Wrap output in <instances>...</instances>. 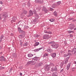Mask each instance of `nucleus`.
<instances>
[{
  "instance_id": "61",
  "label": "nucleus",
  "mask_w": 76,
  "mask_h": 76,
  "mask_svg": "<svg viewBox=\"0 0 76 76\" xmlns=\"http://www.w3.org/2000/svg\"><path fill=\"white\" fill-rule=\"evenodd\" d=\"M21 15H22V14H21Z\"/></svg>"
},
{
  "instance_id": "20",
  "label": "nucleus",
  "mask_w": 76,
  "mask_h": 76,
  "mask_svg": "<svg viewBox=\"0 0 76 76\" xmlns=\"http://www.w3.org/2000/svg\"><path fill=\"white\" fill-rule=\"evenodd\" d=\"M53 15L55 16H57V12L55 11L53 12Z\"/></svg>"
},
{
  "instance_id": "43",
  "label": "nucleus",
  "mask_w": 76,
  "mask_h": 76,
  "mask_svg": "<svg viewBox=\"0 0 76 76\" xmlns=\"http://www.w3.org/2000/svg\"><path fill=\"white\" fill-rule=\"evenodd\" d=\"M50 10H53V9L52 8H50Z\"/></svg>"
},
{
  "instance_id": "36",
  "label": "nucleus",
  "mask_w": 76,
  "mask_h": 76,
  "mask_svg": "<svg viewBox=\"0 0 76 76\" xmlns=\"http://www.w3.org/2000/svg\"><path fill=\"white\" fill-rule=\"evenodd\" d=\"M69 36H70V37H73V35H72V34H70L69 35Z\"/></svg>"
},
{
  "instance_id": "47",
  "label": "nucleus",
  "mask_w": 76,
  "mask_h": 76,
  "mask_svg": "<svg viewBox=\"0 0 76 76\" xmlns=\"http://www.w3.org/2000/svg\"><path fill=\"white\" fill-rule=\"evenodd\" d=\"M11 35L12 36H13V33H12L11 34Z\"/></svg>"
},
{
  "instance_id": "9",
  "label": "nucleus",
  "mask_w": 76,
  "mask_h": 76,
  "mask_svg": "<svg viewBox=\"0 0 76 76\" xmlns=\"http://www.w3.org/2000/svg\"><path fill=\"white\" fill-rule=\"evenodd\" d=\"M18 29L19 33H22V32L23 31L21 30V28H20V27H18Z\"/></svg>"
},
{
  "instance_id": "14",
  "label": "nucleus",
  "mask_w": 76,
  "mask_h": 76,
  "mask_svg": "<svg viewBox=\"0 0 76 76\" xmlns=\"http://www.w3.org/2000/svg\"><path fill=\"white\" fill-rule=\"evenodd\" d=\"M16 20V18L15 17V18L14 17H13L12 20L11 21V22L13 23L14 22H15Z\"/></svg>"
},
{
  "instance_id": "57",
  "label": "nucleus",
  "mask_w": 76,
  "mask_h": 76,
  "mask_svg": "<svg viewBox=\"0 0 76 76\" xmlns=\"http://www.w3.org/2000/svg\"><path fill=\"white\" fill-rule=\"evenodd\" d=\"M10 71H12V69H10Z\"/></svg>"
},
{
  "instance_id": "8",
  "label": "nucleus",
  "mask_w": 76,
  "mask_h": 76,
  "mask_svg": "<svg viewBox=\"0 0 76 76\" xmlns=\"http://www.w3.org/2000/svg\"><path fill=\"white\" fill-rule=\"evenodd\" d=\"M51 56L52 57H53V58H55V57H56V53H53L52 54Z\"/></svg>"
},
{
  "instance_id": "13",
  "label": "nucleus",
  "mask_w": 76,
  "mask_h": 76,
  "mask_svg": "<svg viewBox=\"0 0 76 76\" xmlns=\"http://www.w3.org/2000/svg\"><path fill=\"white\" fill-rule=\"evenodd\" d=\"M70 64H69L67 66L66 69L69 70L70 68Z\"/></svg>"
},
{
  "instance_id": "19",
  "label": "nucleus",
  "mask_w": 76,
  "mask_h": 76,
  "mask_svg": "<svg viewBox=\"0 0 76 76\" xmlns=\"http://www.w3.org/2000/svg\"><path fill=\"white\" fill-rule=\"evenodd\" d=\"M48 52H49V53H52V52L53 51V50L51 49H50L48 50Z\"/></svg>"
},
{
  "instance_id": "15",
  "label": "nucleus",
  "mask_w": 76,
  "mask_h": 76,
  "mask_svg": "<svg viewBox=\"0 0 76 76\" xmlns=\"http://www.w3.org/2000/svg\"><path fill=\"white\" fill-rule=\"evenodd\" d=\"M50 65H48L47 66L46 69L45 68V70H46L47 69V70L48 71L50 69Z\"/></svg>"
},
{
  "instance_id": "12",
  "label": "nucleus",
  "mask_w": 76,
  "mask_h": 76,
  "mask_svg": "<svg viewBox=\"0 0 76 76\" xmlns=\"http://www.w3.org/2000/svg\"><path fill=\"white\" fill-rule=\"evenodd\" d=\"M52 76H57V73L56 72L53 73V74H52Z\"/></svg>"
},
{
  "instance_id": "7",
  "label": "nucleus",
  "mask_w": 76,
  "mask_h": 76,
  "mask_svg": "<svg viewBox=\"0 0 76 76\" xmlns=\"http://www.w3.org/2000/svg\"><path fill=\"white\" fill-rule=\"evenodd\" d=\"M43 48V47H42V48H39V49H37L34 50V51L35 52H37V51H39L40 50H41V49H42Z\"/></svg>"
},
{
  "instance_id": "16",
  "label": "nucleus",
  "mask_w": 76,
  "mask_h": 76,
  "mask_svg": "<svg viewBox=\"0 0 76 76\" xmlns=\"http://www.w3.org/2000/svg\"><path fill=\"white\" fill-rule=\"evenodd\" d=\"M45 7H43V9H42V10H44L46 13H47V10L46 9H45Z\"/></svg>"
},
{
  "instance_id": "11",
  "label": "nucleus",
  "mask_w": 76,
  "mask_h": 76,
  "mask_svg": "<svg viewBox=\"0 0 76 76\" xmlns=\"http://www.w3.org/2000/svg\"><path fill=\"white\" fill-rule=\"evenodd\" d=\"M48 35H45L44 36H43V39H47L48 38Z\"/></svg>"
},
{
  "instance_id": "58",
  "label": "nucleus",
  "mask_w": 76,
  "mask_h": 76,
  "mask_svg": "<svg viewBox=\"0 0 76 76\" xmlns=\"http://www.w3.org/2000/svg\"><path fill=\"white\" fill-rule=\"evenodd\" d=\"M1 18L0 17V20H1Z\"/></svg>"
},
{
  "instance_id": "41",
  "label": "nucleus",
  "mask_w": 76,
  "mask_h": 76,
  "mask_svg": "<svg viewBox=\"0 0 76 76\" xmlns=\"http://www.w3.org/2000/svg\"><path fill=\"white\" fill-rule=\"evenodd\" d=\"M0 4H3V2H2V1H1L0 2Z\"/></svg>"
},
{
  "instance_id": "34",
  "label": "nucleus",
  "mask_w": 76,
  "mask_h": 76,
  "mask_svg": "<svg viewBox=\"0 0 76 76\" xmlns=\"http://www.w3.org/2000/svg\"><path fill=\"white\" fill-rule=\"evenodd\" d=\"M55 4H53L52 6V7H53V8H55V6H55Z\"/></svg>"
},
{
  "instance_id": "4",
  "label": "nucleus",
  "mask_w": 76,
  "mask_h": 76,
  "mask_svg": "<svg viewBox=\"0 0 76 76\" xmlns=\"http://www.w3.org/2000/svg\"><path fill=\"white\" fill-rule=\"evenodd\" d=\"M36 3H43V0H35Z\"/></svg>"
},
{
  "instance_id": "48",
  "label": "nucleus",
  "mask_w": 76,
  "mask_h": 76,
  "mask_svg": "<svg viewBox=\"0 0 76 76\" xmlns=\"http://www.w3.org/2000/svg\"><path fill=\"white\" fill-rule=\"evenodd\" d=\"M68 51L69 53H70V52H71V51L70 50H68Z\"/></svg>"
},
{
  "instance_id": "27",
  "label": "nucleus",
  "mask_w": 76,
  "mask_h": 76,
  "mask_svg": "<svg viewBox=\"0 0 76 76\" xmlns=\"http://www.w3.org/2000/svg\"><path fill=\"white\" fill-rule=\"evenodd\" d=\"M68 56V54H65L64 55V57H67Z\"/></svg>"
},
{
  "instance_id": "44",
  "label": "nucleus",
  "mask_w": 76,
  "mask_h": 76,
  "mask_svg": "<svg viewBox=\"0 0 76 76\" xmlns=\"http://www.w3.org/2000/svg\"><path fill=\"white\" fill-rule=\"evenodd\" d=\"M73 19H74V18H70L69 19H70V20H73Z\"/></svg>"
},
{
  "instance_id": "25",
  "label": "nucleus",
  "mask_w": 76,
  "mask_h": 76,
  "mask_svg": "<svg viewBox=\"0 0 76 76\" xmlns=\"http://www.w3.org/2000/svg\"><path fill=\"white\" fill-rule=\"evenodd\" d=\"M49 20H50V22H53L54 21V19H50Z\"/></svg>"
},
{
  "instance_id": "51",
  "label": "nucleus",
  "mask_w": 76,
  "mask_h": 76,
  "mask_svg": "<svg viewBox=\"0 0 76 76\" xmlns=\"http://www.w3.org/2000/svg\"><path fill=\"white\" fill-rule=\"evenodd\" d=\"M2 69H4V67H2Z\"/></svg>"
},
{
  "instance_id": "22",
  "label": "nucleus",
  "mask_w": 76,
  "mask_h": 76,
  "mask_svg": "<svg viewBox=\"0 0 76 76\" xmlns=\"http://www.w3.org/2000/svg\"><path fill=\"white\" fill-rule=\"evenodd\" d=\"M33 56H34V55H32L31 54H30L28 55V57H32Z\"/></svg>"
},
{
  "instance_id": "2",
  "label": "nucleus",
  "mask_w": 76,
  "mask_h": 76,
  "mask_svg": "<svg viewBox=\"0 0 76 76\" xmlns=\"http://www.w3.org/2000/svg\"><path fill=\"white\" fill-rule=\"evenodd\" d=\"M49 43L51 44V46L54 48L56 49L58 47V44H56L54 42H50Z\"/></svg>"
},
{
  "instance_id": "24",
  "label": "nucleus",
  "mask_w": 76,
  "mask_h": 76,
  "mask_svg": "<svg viewBox=\"0 0 76 76\" xmlns=\"http://www.w3.org/2000/svg\"><path fill=\"white\" fill-rule=\"evenodd\" d=\"M68 33H69V34H70V33H72V32L73 33V32H74V31H68Z\"/></svg>"
},
{
  "instance_id": "3",
  "label": "nucleus",
  "mask_w": 76,
  "mask_h": 76,
  "mask_svg": "<svg viewBox=\"0 0 76 76\" xmlns=\"http://www.w3.org/2000/svg\"><path fill=\"white\" fill-rule=\"evenodd\" d=\"M75 25L73 24H71L69 26V29H73V28H74Z\"/></svg>"
},
{
  "instance_id": "55",
  "label": "nucleus",
  "mask_w": 76,
  "mask_h": 76,
  "mask_svg": "<svg viewBox=\"0 0 76 76\" xmlns=\"http://www.w3.org/2000/svg\"><path fill=\"white\" fill-rule=\"evenodd\" d=\"M74 63L75 64H76V61Z\"/></svg>"
},
{
  "instance_id": "42",
  "label": "nucleus",
  "mask_w": 76,
  "mask_h": 76,
  "mask_svg": "<svg viewBox=\"0 0 76 76\" xmlns=\"http://www.w3.org/2000/svg\"><path fill=\"white\" fill-rule=\"evenodd\" d=\"M76 21V19H74L72 20L73 22H75Z\"/></svg>"
},
{
  "instance_id": "60",
  "label": "nucleus",
  "mask_w": 76,
  "mask_h": 76,
  "mask_svg": "<svg viewBox=\"0 0 76 76\" xmlns=\"http://www.w3.org/2000/svg\"><path fill=\"white\" fill-rule=\"evenodd\" d=\"M37 37H39V35L37 36Z\"/></svg>"
},
{
  "instance_id": "54",
  "label": "nucleus",
  "mask_w": 76,
  "mask_h": 76,
  "mask_svg": "<svg viewBox=\"0 0 76 76\" xmlns=\"http://www.w3.org/2000/svg\"><path fill=\"white\" fill-rule=\"evenodd\" d=\"M1 7H0V11H1Z\"/></svg>"
},
{
  "instance_id": "26",
  "label": "nucleus",
  "mask_w": 76,
  "mask_h": 76,
  "mask_svg": "<svg viewBox=\"0 0 76 76\" xmlns=\"http://www.w3.org/2000/svg\"><path fill=\"white\" fill-rule=\"evenodd\" d=\"M43 64L42 63H39L38 65V66H42V65Z\"/></svg>"
},
{
  "instance_id": "39",
  "label": "nucleus",
  "mask_w": 76,
  "mask_h": 76,
  "mask_svg": "<svg viewBox=\"0 0 76 76\" xmlns=\"http://www.w3.org/2000/svg\"><path fill=\"white\" fill-rule=\"evenodd\" d=\"M46 33H47V34H51L50 32H48V31H46Z\"/></svg>"
},
{
  "instance_id": "32",
  "label": "nucleus",
  "mask_w": 76,
  "mask_h": 76,
  "mask_svg": "<svg viewBox=\"0 0 76 76\" xmlns=\"http://www.w3.org/2000/svg\"><path fill=\"white\" fill-rule=\"evenodd\" d=\"M68 56H72V53L69 52L68 53Z\"/></svg>"
},
{
  "instance_id": "10",
  "label": "nucleus",
  "mask_w": 76,
  "mask_h": 76,
  "mask_svg": "<svg viewBox=\"0 0 76 76\" xmlns=\"http://www.w3.org/2000/svg\"><path fill=\"white\" fill-rule=\"evenodd\" d=\"M69 58H67L65 60V64H66L67 63V62H68V60H69Z\"/></svg>"
},
{
  "instance_id": "21",
  "label": "nucleus",
  "mask_w": 76,
  "mask_h": 76,
  "mask_svg": "<svg viewBox=\"0 0 76 76\" xmlns=\"http://www.w3.org/2000/svg\"><path fill=\"white\" fill-rule=\"evenodd\" d=\"M7 15H3V18H4V19H6V18H7Z\"/></svg>"
},
{
  "instance_id": "56",
  "label": "nucleus",
  "mask_w": 76,
  "mask_h": 76,
  "mask_svg": "<svg viewBox=\"0 0 76 76\" xmlns=\"http://www.w3.org/2000/svg\"><path fill=\"white\" fill-rule=\"evenodd\" d=\"M72 69H75V68H72Z\"/></svg>"
},
{
  "instance_id": "38",
  "label": "nucleus",
  "mask_w": 76,
  "mask_h": 76,
  "mask_svg": "<svg viewBox=\"0 0 76 76\" xmlns=\"http://www.w3.org/2000/svg\"><path fill=\"white\" fill-rule=\"evenodd\" d=\"M63 70H64V69H62L61 70L60 72L61 73V72H63Z\"/></svg>"
},
{
  "instance_id": "17",
  "label": "nucleus",
  "mask_w": 76,
  "mask_h": 76,
  "mask_svg": "<svg viewBox=\"0 0 76 76\" xmlns=\"http://www.w3.org/2000/svg\"><path fill=\"white\" fill-rule=\"evenodd\" d=\"M39 42H37L34 44V47H36V46H38V45H39Z\"/></svg>"
},
{
  "instance_id": "5",
  "label": "nucleus",
  "mask_w": 76,
  "mask_h": 76,
  "mask_svg": "<svg viewBox=\"0 0 76 76\" xmlns=\"http://www.w3.org/2000/svg\"><path fill=\"white\" fill-rule=\"evenodd\" d=\"M72 54H76V48H74L72 49Z\"/></svg>"
},
{
  "instance_id": "40",
  "label": "nucleus",
  "mask_w": 76,
  "mask_h": 76,
  "mask_svg": "<svg viewBox=\"0 0 76 76\" xmlns=\"http://www.w3.org/2000/svg\"><path fill=\"white\" fill-rule=\"evenodd\" d=\"M45 56H48V55L47 53H45Z\"/></svg>"
},
{
  "instance_id": "45",
  "label": "nucleus",
  "mask_w": 76,
  "mask_h": 76,
  "mask_svg": "<svg viewBox=\"0 0 76 76\" xmlns=\"http://www.w3.org/2000/svg\"><path fill=\"white\" fill-rule=\"evenodd\" d=\"M20 76H22V73H20Z\"/></svg>"
},
{
  "instance_id": "52",
  "label": "nucleus",
  "mask_w": 76,
  "mask_h": 76,
  "mask_svg": "<svg viewBox=\"0 0 76 76\" xmlns=\"http://www.w3.org/2000/svg\"><path fill=\"white\" fill-rule=\"evenodd\" d=\"M76 28L74 29V30L76 31Z\"/></svg>"
},
{
  "instance_id": "49",
  "label": "nucleus",
  "mask_w": 76,
  "mask_h": 76,
  "mask_svg": "<svg viewBox=\"0 0 76 76\" xmlns=\"http://www.w3.org/2000/svg\"><path fill=\"white\" fill-rule=\"evenodd\" d=\"M4 58V57H3V56H1V58Z\"/></svg>"
},
{
  "instance_id": "28",
  "label": "nucleus",
  "mask_w": 76,
  "mask_h": 76,
  "mask_svg": "<svg viewBox=\"0 0 76 76\" xmlns=\"http://www.w3.org/2000/svg\"><path fill=\"white\" fill-rule=\"evenodd\" d=\"M61 4V2L60 1H58L57 2V4H58V5H59Z\"/></svg>"
},
{
  "instance_id": "46",
  "label": "nucleus",
  "mask_w": 76,
  "mask_h": 76,
  "mask_svg": "<svg viewBox=\"0 0 76 76\" xmlns=\"http://www.w3.org/2000/svg\"><path fill=\"white\" fill-rule=\"evenodd\" d=\"M28 5L29 6H30V3H29V2H28Z\"/></svg>"
},
{
  "instance_id": "50",
  "label": "nucleus",
  "mask_w": 76,
  "mask_h": 76,
  "mask_svg": "<svg viewBox=\"0 0 76 76\" xmlns=\"http://www.w3.org/2000/svg\"><path fill=\"white\" fill-rule=\"evenodd\" d=\"M20 44L21 45H22V42L20 43Z\"/></svg>"
},
{
  "instance_id": "18",
  "label": "nucleus",
  "mask_w": 76,
  "mask_h": 76,
  "mask_svg": "<svg viewBox=\"0 0 76 76\" xmlns=\"http://www.w3.org/2000/svg\"><path fill=\"white\" fill-rule=\"evenodd\" d=\"M32 59L35 61H37L38 60V58L37 57H35L34 58H33Z\"/></svg>"
},
{
  "instance_id": "33",
  "label": "nucleus",
  "mask_w": 76,
  "mask_h": 76,
  "mask_svg": "<svg viewBox=\"0 0 76 76\" xmlns=\"http://www.w3.org/2000/svg\"><path fill=\"white\" fill-rule=\"evenodd\" d=\"M24 28H26V29H28V26H24Z\"/></svg>"
},
{
  "instance_id": "23",
  "label": "nucleus",
  "mask_w": 76,
  "mask_h": 76,
  "mask_svg": "<svg viewBox=\"0 0 76 76\" xmlns=\"http://www.w3.org/2000/svg\"><path fill=\"white\" fill-rule=\"evenodd\" d=\"M3 37H4L3 35H2L1 36V38L0 39V43L1 42V41L2 40V39H3Z\"/></svg>"
},
{
  "instance_id": "30",
  "label": "nucleus",
  "mask_w": 76,
  "mask_h": 76,
  "mask_svg": "<svg viewBox=\"0 0 76 76\" xmlns=\"http://www.w3.org/2000/svg\"><path fill=\"white\" fill-rule=\"evenodd\" d=\"M19 38H22L23 37L22 35H20L19 36Z\"/></svg>"
},
{
  "instance_id": "29",
  "label": "nucleus",
  "mask_w": 76,
  "mask_h": 76,
  "mask_svg": "<svg viewBox=\"0 0 76 76\" xmlns=\"http://www.w3.org/2000/svg\"><path fill=\"white\" fill-rule=\"evenodd\" d=\"M27 45H28V44L26 43L23 45V46H27Z\"/></svg>"
},
{
  "instance_id": "6",
  "label": "nucleus",
  "mask_w": 76,
  "mask_h": 76,
  "mask_svg": "<svg viewBox=\"0 0 76 76\" xmlns=\"http://www.w3.org/2000/svg\"><path fill=\"white\" fill-rule=\"evenodd\" d=\"M33 15V13L32 12V11L31 10H30L29 13V15L28 16V17H29Z\"/></svg>"
},
{
  "instance_id": "59",
  "label": "nucleus",
  "mask_w": 76,
  "mask_h": 76,
  "mask_svg": "<svg viewBox=\"0 0 76 76\" xmlns=\"http://www.w3.org/2000/svg\"><path fill=\"white\" fill-rule=\"evenodd\" d=\"M50 29V28H48V29Z\"/></svg>"
},
{
  "instance_id": "35",
  "label": "nucleus",
  "mask_w": 76,
  "mask_h": 76,
  "mask_svg": "<svg viewBox=\"0 0 76 76\" xmlns=\"http://www.w3.org/2000/svg\"><path fill=\"white\" fill-rule=\"evenodd\" d=\"M50 66H54V64H50Z\"/></svg>"
},
{
  "instance_id": "37",
  "label": "nucleus",
  "mask_w": 76,
  "mask_h": 76,
  "mask_svg": "<svg viewBox=\"0 0 76 76\" xmlns=\"http://www.w3.org/2000/svg\"><path fill=\"white\" fill-rule=\"evenodd\" d=\"M57 68H56V69H54V71H57Z\"/></svg>"
},
{
  "instance_id": "53",
  "label": "nucleus",
  "mask_w": 76,
  "mask_h": 76,
  "mask_svg": "<svg viewBox=\"0 0 76 76\" xmlns=\"http://www.w3.org/2000/svg\"><path fill=\"white\" fill-rule=\"evenodd\" d=\"M1 49V46H0V50Z\"/></svg>"
},
{
  "instance_id": "31",
  "label": "nucleus",
  "mask_w": 76,
  "mask_h": 76,
  "mask_svg": "<svg viewBox=\"0 0 76 76\" xmlns=\"http://www.w3.org/2000/svg\"><path fill=\"white\" fill-rule=\"evenodd\" d=\"M24 14H26V13H27V11H26L24 10Z\"/></svg>"
},
{
  "instance_id": "1",
  "label": "nucleus",
  "mask_w": 76,
  "mask_h": 76,
  "mask_svg": "<svg viewBox=\"0 0 76 76\" xmlns=\"http://www.w3.org/2000/svg\"><path fill=\"white\" fill-rule=\"evenodd\" d=\"M41 9V7H38L37 8H36V11H35V10L34 11V14L35 15V19L34 20H37V19H38V18H39V16L38 15V14H37L36 13L37 12H38V11H39V10Z\"/></svg>"
}]
</instances>
